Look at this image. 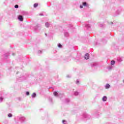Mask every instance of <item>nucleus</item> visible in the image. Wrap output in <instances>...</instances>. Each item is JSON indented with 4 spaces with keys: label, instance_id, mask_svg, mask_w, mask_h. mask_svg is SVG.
<instances>
[{
    "label": "nucleus",
    "instance_id": "obj_1",
    "mask_svg": "<svg viewBox=\"0 0 124 124\" xmlns=\"http://www.w3.org/2000/svg\"><path fill=\"white\" fill-rule=\"evenodd\" d=\"M84 57L85 60H89L90 58V55H89V53L86 54Z\"/></svg>",
    "mask_w": 124,
    "mask_h": 124
},
{
    "label": "nucleus",
    "instance_id": "obj_2",
    "mask_svg": "<svg viewBox=\"0 0 124 124\" xmlns=\"http://www.w3.org/2000/svg\"><path fill=\"white\" fill-rule=\"evenodd\" d=\"M18 19L19 20V21H23V16H19Z\"/></svg>",
    "mask_w": 124,
    "mask_h": 124
},
{
    "label": "nucleus",
    "instance_id": "obj_3",
    "mask_svg": "<svg viewBox=\"0 0 124 124\" xmlns=\"http://www.w3.org/2000/svg\"><path fill=\"white\" fill-rule=\"evenodd\" d=\"M115 63H116V62H115V61H111V64L112 65H114V64H115Z\"/></svg>",
    "mask_w": 124,
    "mask_h": 124
},
{
    "label": "nucleus",
    "instance_id": "obj_4",
    "mask_svg": "<svg viewBox=\"0 0 124 124\" xmlns=\"http://www.w3.org/2000/svg\"><path fill=\"white\" fill-rule=\"evenodd\" d=\"M103 101H106V100H107V97H106V96L103 97Z\"/></svg>",
    "mask_w": 124,
    "mask_h": 124
},
{
    "label": "nucleus",
    "instance_id": "obj_5",
    "mask_svg": "<svg viewBox=\"0 0 124 124\" xmlns=\"http://www.w3.org/2000/svg\"><path fill=\"white\" fill-rule=\"evenodd\" d=\"M110 88V85L108 84L106 85V89H109Z\"/></svg>",
    "mask_w": 124,
    "mask_h": 124
},
{
    "label": "nucleus",
    "instance_id": "obj_6",
    "mask_svg": "<svg viewBox=\"0 0 124 124\" xmlns=\"http://www.w3.org/2000/svg\"><path fill=\"white\" fill-rule=\"evenodd\" d=\"M54 95H55V96H58V92H54Z\"/></svg>",
    "mask_w": 124,
    "mask_h": 124
},
{
    "label": "nucleus",
    "instance_id": "obj_7",
    "mask_svg": "<svg viewBox=\"0 0 124 124\" xmlns=\"http://www.w3.org/2000/svg\"><path fill=\"white\" fill-rule=\"evenodd\" d=\"M45 25H46V28H49V23L46 22V24H45Z\"/></svg>",
    "mask_w": 124,
    "mask_h": 124
},
{
    "label": "nucleus",
    "instance_id": "obj_8",
    "mask_svg": "<svg viewBox=\"0 0 124 124\" xmlns=\"http://www.w3.org/2000/svg\"><path fill=\"white\" fill-rule=\"evenodd\" d=\"M36 96V94L35 93H33L32 94V97H35Z\"/></svg>",
    "mask_w": 124,
    "mask_h": 124
},
{
    "label": "nucleus",
    "instance_id": "obj_9",
    "mask_svg": "<svg viewBox=\"0 0 124 124\" xmlns=\"http://www.w3.org/2000/svg\"><path fill=\"white\" fill-rule=\"evenodd\" d=\"M37 6H38V3L34 4V7H37Z\"/></svg>",
    "mask_w": 124,
    "mask_h": 124
},
{
    "label": "nucleus",
    "instance_id": "obj_10",
    "mask_svg": "<svg viewBox=\"0 0 124 124\" xmlns=\"http://www.w3.org/2000/svg\"><path fill=\"white\" fill-rule=\"evenodd\" d=\"M8 116L9 118H11V117H12V114L11 113H9L8 114Z\"/></svg>",
    "mask_w": 124,
    "mask_h": 124
},
{
    "label": "nucleus",
    "instance_id": "obj_11",
    "mask_svg": "<svg viewBox=\"0 0 124 124\" xmlns=\"http://www.w3.org/2000/svg\"><path fill=\"white\" fill-rule=\"evenodd\" d=\"M83 6H86L87 3L86 2H83Z\"/></svg>",
    "mask_w": 124,
    "mask_h": 124
},
{
    "label": "nucleus",
    "instance_id": "obj_12",
    "mask_svg": "<svg viewBox=\"0 0 124 124\" xmlns=\"http://www.w3.org/2000/svg\"><path fill=\"white\" fill-rule=\"evenodd\" d=\"M62 45H61V44H59L58 45V46L59 47V48H62Z\"/></svg>",
    "mask_w": 124,
    "mask_h": 124
},
{
    "label": "nucleus",
    "instance_id": "obj_13",
    "mask_svg": "<svg viewBox=\"0 0 124 124\" xmlns=\"http://www.w3.org/2000/svg\"><path fill=\"white\" fill-rule=\"evenodd\" d=\"M15 8H18V7H19V6L18 5H16L15 6Z\"/></svg>",
    "mask_w": 124,
    "mask_h": 124
},
{
    "label": "nucleus",
    "instance_id": "obj_14",
    "mask_svg": "<svg viewBox=\"0 0 124 124\" xmlns=\"http://www.w3.org/2000/svg\"><path fill=\"white\" fill-rule=\"evenodd\" d=\"M29 94H30V92H26V95H29Z\"/></svg>",
    "mask_w": 124,
    "mask_h": 124
},
{
    "label": "nucleus",
    "instance_id": "obj_15",
    "mask_svg": "<svg viewBox=\"0 0 124 124\" xmlns=\"http://www.w3.org/2000/svg\"><path fill=\"white\" fill-rule=\"evenodd\" d=\"M80 8H83V6L80 5Z\"/></svg>",
    "mask_w": 124,
    "mask_h": 124
},
{
    "label": "nucleus",
    "instance_id": "obj_16",
    "mask_svg": "<svg viewBox=\"0 0 124 124\" xmlns=\"http://www.w3.org/2000/svg\"><path fill=\"white\" fill-rule=\"evenodd\" d=\"M64 122H65V121H64V120H62V123H64Z\"/></svg>",
    "mask_w": 124,
    "mask_h": 124
}]
</instances>
